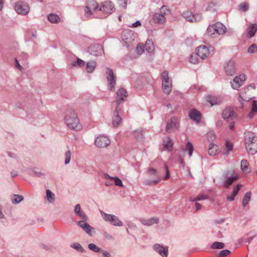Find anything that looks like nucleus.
Returning <instances> with one entry per match:
<instances>
[{
	"mask_svg": "<svg viewBox=\"0 0 257 257\" xmlns=\"http://www.w3.org/2000/svg\"><path fill=\"white\" fill-rule=\"evenodd\" d=\"M247 51L248 53H253L257 51V46L253 44L250 45L248 48Z\"/></svg>",
	"mask_w": 257,
	"mask_h": 257,
	"instance_id": "864d4df0",
	"label": "nucleus"
},
{
	"mask_svg": "<svg viewBox=\"0 0 257 257\" xmlns=\"http://www.w3.org/2000/svg\"><path fill=\"white\" fill-rule=\"evenodd\" d=\"M184 151H187L188 152L189 156H191L194 151V148L193 147L192 144L190 142H188L186 145Z\"/></svg>",
	"mask_w": 257,
	"mask_h": 257,
	"instance_id": "58836bf2",
	"label": "nucleus"
},
{
	"mask_svg": "<svg viewBox=\"0 0 257 257\" xmlns=\"http://www.w3.org/2000/svg\"><path fill=\"white\" fill-rule=\"evenodd\" d=\"M71 246L79 252H83L84 251V248L78 243H74L71 245Z\"/></svg>",
	"mask_w": 257,
	"mask_h": 257,
	"instance_id": "49530a36",
	"label": "nucleus"
},
{
	"mask_svg": "<svg viewBox=\"0 0 257 257\" xmlns=\"http://www.w3.org/2000/svg\"><path fill=\"white\" fill-rule=\"evenodd\" d=\"M116 95L115 103L117 106L114 112L112 118V125L114 127H117L121 122V118L119 115V111L120 110V108H119L118 104L120 101H124L127 96V92L124 88L119 89L116 92Z\"/></svg>",
	"mask_w": 257,
	"mask_h": 257,
	"instance_id": "7ed1b4c3",
	"label": "nucleus"
},
{
	"mask_svg": "<svg viewBox=\"0 0 257 257\" xmlns=\"http://www.w3.org/2000/svg\"><path fill=\"white\" fill-rule=\"evenodd\" d=\"M148 173L150 175H156L157 174V171L153 168H150L148 171Z\"/></svg>",
	"mask_w": 257,
	"mask_h": 257,
	"instance_id": "6e6d98bb",
	"label": "nucleus"
},
{
	"mask_svg": "<svg viewBox=\"0 0 257 257\" xmlns=\"http://www.w3.org/2000/svg\"><path fill=\"white\" fill-rule=\"evenodd\" d=\"M233 149V145L230 142L226 141L225 142V151L224 153L226 155H228L230 152L232 151Z\"/></svg>",
	"mask_w": 257,
	"mask_h": 257,
	"instance_id": "ea45409f",
	"label": "nucleus"
},
{
	"mask_svg": "<svg viewBox=\"0 0 257 257\" xmlns=\"http://www.w3.org/2000/svg\"><path fill=\"white\" fill-rule=\"evenodd\" d=\"M244 138L246 151L250 154H254L257 152V138L251 132H246Z\"/></svg>",
	"mask_w": 257,
	"mask_h": 257,
	"instance_id": "20e7f679",
	"label": "nucleus"
},
{
	"mask_svg": "<svg viewBox=\"0 0 257 257\" xmlns=\"http://www.w3.org/2000/svg\"><path fill=\"white\" fill-rule=\"evenodd\" d=\"M22 56L24 59H26L28 58L27 54L25 53H23Z\"/></svg>",
	"mask_w": 257,
	"mask_h": 257,
	"instance_id": "774afa93",
	"label": "nucleus"
},
{
	"mask_svg": "<svg viewBox=\"0 0 257 257\" xmlns=\"http://www.w3.org/2000/svg\"><path fill=\"white\" fill-rule=\"evenodd\" d=\"M64 120L68 127L71 130L78 131L82 128L77 114L74 110H69L66 112Z\"/></svg>",
	"mask_w": 257,
	"mask_h": 257,
	"instance_id": "f03ea898",
	"label": "nucleus"
},
{
	"mask_svg": "<svg viewBox=\"0 0 257 257\" xmlns=\"http://www.w3.org/2000/svg\"><path fill=\"white\" fill-rule=\"evenodd\" d=\"M11 175H12V177H13V178L17 176V175H18L17 172L15 171H13L11 172Z\"/></svg>",
	"mask_w": 257,
	"mask_h": 257,
	"instance_id": "338daca9",
	"label": "nucleus"
},
{
	"mask_svg": "<svg viewBox=\"0 0 257 257\" xmlns=\"http://www.w3.org/2000/svg\"><path fill=\"white\" fill-rule=\"evenodd\" d=\"M170 10L167 6L161 7L160 13H155L150 16L149 22L153 24H164L166 22L165 16L170 14Z\"/></svg>",
	"mask_w": 257,
	"mask_h": 257,
	"instance_id": "39448f33",
	"label": "nucleus"
},
{
	"mask_svg": "<svg viewBox=\"0 0 257 257\" xmlns=\"http://www.w3.org/2000/svg\"><path fill=\"white\" fill-rule=\"evenodd\" d=\"M114 10V6L113 4L109 1H106L103 3L99 9V11H102L103 13L107 15L111 14Z\"/></svg>",
	"mask_w": 257,
	"mask_h": 257,
	"instance_id": "f3484780",
	"label": "nucleus"
},
{
	"mask_svg": "<svg viewBox=\"0 0 257 257\" xmlns=\"http://www.w3.org/2000/svg\"><path fill=\"white\" fill-rule=\"evenodd\" d=\"M223 118L228 122L233 121L236 117V114L231 107L226 108L222 112Z\"/></svg>",
	"mask_w": 257,
	"mask_h": 257,
	"instance_id": "2eb2a0df",
	"label": "nucleus"
},
{
	"mask_svg": "<svg viewBox=\"0 0 257 257\" xmlns=\"http://www.w3.org/2000/svg\"><path fill=\"white\" fill-rule=\"evenodd\" d=\"M106 75L109 89L110 90H114L116 84V78L113 70L109 68H107Z\"/></svg>",
	"mask_w": 257,
	"mask_h": 257,
	"instance_id": "9b49d317",
	"label": "nucleus"
},
{
	"mask_svg": "<svg viewBox=\"0 0 257 257\" xmlns=\"http://www.w3.org/2000/svg\"><path fill=\"white\" fill-rule=\"evenodd\" d=\"M251 197V193L250 192H246L242 199V205L244 207L249 202Z\"/></svg>",
	"mask_w": 257,
	"mask_h": 257,
	"instance_id": "4c0bfd02",
	"label": "nucleus"
},
{
	"mask_svg": "<svg viewBox=\"0 0 257 257\" xmlns=\"http://www.w3.org/2000/svg\"><path fill=\"white\" fill-rule=\"evenodd\" d=\"M71 157V152L70 150H68L65 154V164H68L70 163Z\"/></svg>",
	"mask_w": 257,
	"mask_h": 257,
	"instance_id": "8fccbe9b",
	"label": "nucleus"
},
{
	"mask_svg": "<svg viewBox=\"0 0 257 257\" xmlns=\"http://www.w3.org/2000/svg\"><path fill=\"white\" fill-rule=\"evenodd\" d=\"M160 179L158 178V179L155 180H151L148 181V184L151 185H154L158 184L160 182Z\"/></svg>",
	"mask_w": 257,
	"mask_h": 257,
	"instance_id": "4d7b16f0",
	"label": "nucleus"
},
{
	"mask_svg": "<svg viewBox=\"0 0 257 257\" xmlns=\"http://www.w3.org/2000/svg\"><path fill=\"white\" fill-rule=\"evenodd\" d=\"M88 248L90 249L91 250L95 252H98L101 251V249L97 246L94 243H90L88 244Z\"/></svg>",
	"mask_w": 257,
	"mask_h": 257,
	"instance_id": "09e8293b",
	"label": "nucleus"
},
{
	"mask_svg": "<svg viewBox=\"0 0 257 257\" xmlns=\"http://www.w3.org/2000/svg\"><path fill=\"white\" fill-rule=\"evenodd\" d=\"M96 63L94 61H90L87 63L86 70L88 73L92 72L95 69Z\"/></svg>",
	"mask_w": 257,
	"mask_h": 257,
	"instance_id": "72a5a7b5",
	"label": "nucleus"
},
{
	"mask_svg": "<svg viewBox=\"0 0 257 257\" xmlns=\"http://www.w3.org/2000/svg\"><path fill=\"white\" fill-rule=\"evenodd\" d=\"M239 9L243 12H245L248 9V4L246 3H243L240 4Z\"/></svg>",
	"mask_w": 257,
	"mask_h": 257,
	"instance_id": "603ef678",
	"label": "nucleus"
},
{
	"mask_svg": "<svg viewBox=\"0 0 257 257\" xmlns=\"http://www.w3.org/2000/svg\"><path fill=\"white\" fill-rule=\"evenodd\" d=\"M110 143L109 139L106 136H100L98 137L95 141V144L99 148H104L108 146Z\"/></svg>",
	"mask_w": 257,
	"mask_h": 257,
	"instance_id": "6ab92c4d",
	"label": "nucleus"
},
{
	"mask_svg": "<svg viewBox=\"0 0 257 257\" xmlns=\"http://www.w3.org/2000/svg\"><path fill=\"white\" fill-rule=\"evenodd\" d=\"M208 198L207 195L204 194L200 195L197 197L191 196L190 197V200L191 201H196L206 199Z\"/></svg>",
	"mask_w": 257,
	"mask_h": 257,
	"instance_id": "c9c22d12",
	"label": "nucleus"
},
{
	"mask_svg": "<svg viewBox=\"0 0 257 257\" xmlns=\"http://www.w3.org/2000/svg\"><path fill=\"white\" fill-rule=\"evenodd\" d=\"M153 248L162 257H167L168 254V246H164L159 244H155L153 245Z\"/></svg>",
	"mask_w": 257,
	"mask_h": 257,
	"instance_id": "412c9836",
	"label": "nucleus"
},
{
	"mask_svg": "<svg viewBox=\"0 0 257 257\" xmlns=\"http://www.w3.org/2000/svg\"><path fill=\"white\" fill-rule=\"evenodd\" d=\"M207 137L209 141H213L215 138V135L213 131H209L207 134Z\"/></svg>",
	"mask_w": 257,
	"mask_h": 257,
	"instance_id": "3c124183",
	"label": "nucleus"
},
{
	"mask_svg": "<svg viewBox=\"0 0 257 257\" xmlns=\"http://www.w3.org/2000/svg\"><path fill=\"white\" fill-rule=\"evenodd\" d=\"M198 55L196 54H192L189 57V62L192 64H196L198 62Z\"/></svg>",
	"mask_w": 257,
	"mask_h": 257,
	"instance_id": "a18cd8bd",
	"label": "nucleus"
},
{
	"mask_svg": "<svg viewBox=\"0 0 257 257\" xmlns=\"http://www.w3.org/2000/svg\"><path fill=\"white\" fill-rule=\"evenodd\" d=\"M140 221L143 225L150 226L154 224L158 223L159 219L157 217H153L148 219H141Z\"/></svg>",
	"mask_w": 257,
	"mask_h": 257,
	"instance_id": "393cba45",
	"label": "nucleus"
},
{
	"mask_svg": "<svg viewBox=\"0 0 257 257\" xmlns=\"http://www.w3.org/2000/svg\"><path fill=\"white\" fill-rule=\"evenodd\" d=\"M144 46L146 51L149 53H152L155 50V45L153 42L151 40H147Z\"/></svg>",
	"mask_w": 257,
	"mask_h": 257,
	"instance_id": "cd10ccee",
	"label": "nucleus"
},
{
	"mask_svg": "<svg viewBox=\"0 0 257 257\" xmlns=\"http://www.w3.org/2000/svg\"><path fill=\"white\" fill-rule=\"evenodd\" d=\"M224 247V244L223 243L217 241L213 242L211 245V248L212 249H222Z\"/></svg>",
	"mask_w": 257,
	"mask_h": 257,
	"instance_id": "79ce46f5",
	"label": "nucleus"
},
{
	"mask_svg": "<svg viewBox=\"0 0 257 257\" xmlns=\"http://www.w3.org/2000/svg\"><path fill=\"white\" fill-rule=\"evenodd\" d=\"M141 25V23L140 21H138L135 23H133L131 27H137L140 26Z\"/></svg>",
	"mask_w": 257,
	"mask_h": 257,
	"instance_id": "680f3d73",
	"label": "nucleus"
},
{
	"mask_svg": "<svg viewBox=\"0 0 257 257\" xmlns=\"http://www.w3.org/2000/svg\"><path fill=\"white\" fill-rule=\"evenodd\" d=\"M207 100L210 103L211 106L214 104H217L221 102V99L216 96H208Z\"/></svg>",
	"mask_w": 257,
	"mask_h": 257,
	"instance_id": "7c9ffc66",
	"label": "nucleus"
},
{
	"mask_svg": "<svg viewBox=\"0 0 257 257\" xmlns=\"http://www.w3.org/2000/svg\"><path fill=\"white\" fill-rule=\"evenodd\" d=\"M225 71L227 75H233L235 73V64L233 61H229L225 66Z\"/></svg>",
	"mask_w": 257,
	"mask_h": 257,
	"instance_id": "5701e85b",
	"label": "nucleus"
},
{
	"mask_svg": "<svg viewBox=\"0 0 257 257\" xmlns=\"http://www.w3.org/2000/svg\"><path fill=\"white\" fill-rule=\"evenodd\" d=\"M74 213L81 219V220L77 221V225L87 234L91 236L92 231L94 230V228L87 222L88 217L85 212L81 210L80 204H78L75 206Z\"/></svg>",
	"mask_w": 257,
	"mask_h": 257,
	"instance_id": "f257e3e1",
	"label": "nucleus"
},
{
	"mask_svg": "<svg viewBox=\"0 0 257 257\" xmlns=\"http://www.w3.org/2000/svg\"><path fill=\"white\" fill-rule=\"evenodd\" d=\"M183 16L189 22H197L200 21L202 17L199 14H194L191 11H186L183 13Z\"/></svg>",
	"mask_w": 257,
	"mask_h": 257,
	"instance_id": "dca6fc26",
	"label": "nucleus"
},
{
	"mask_svg": "<svg viewBox=\"0 0 257 257\" xmlns=\"http://www.w3.org/2000/svg\"><path fill=\"white\" fill-rule=\"evenodd\" d=\"M213 51L214 48L212 47L208 48L206 46L201 45L197 48V52L202 59H205L209 56L210 52Z\"/></svg>",
	"mask_w": 257,
	"mask_h": 257,
	"instance_id": "4468645a",
	"label": "nucleus"
},
{
	"mask_svg": "<svg viewBox=\"0 0 257 257\" xmlns=\"http://www.w3.org/2000/svg\"><path fill=\"white\" fill-rule=\"evenodd\" d=\"M226 32V27L219 22L210 25L207 30L208 35L213 38L217 37L220 35H223Z\"/></svg>",
	"mask_w": 257,
	"mask_h": 257,
	"instance_id": "423d86ee",
	"label": "nucleus"
},
{
	"mask_svg": "<svg viewBox=\"0 0 257 257\" xmlns=\"http://www.w3.org/2000/svg\"><path fill=\"white\" fill-rule=\"evenodd\" d=\"M135 37L134 32L128 29L123 30L121 33L122 40L127 47L134 42Z\"/></svg>",
	"mask_w": 257,
	"mask_h": 257,
	"instance_id": "9d476101",
	"label": "nucleus"
},
{
	"mask_svg": "<svg viewBox=\"0 0 257 257\" xmlns=\"http://www.w3.org/2000/svg\"><path fill=\"white\" fill-rule=\"evenodd\" d=\"M208 152L210 156H215L220 152L219 147L216 145L210 143L208 149Z\"/></svg>",
	"mask_w": 257,
	"mask_h": 257,
	"instance_id": "a878e982",
	"label": "nucleus"
},
{
	"mask_svg": "<svg viewBox=\"0 0 257 257\" xmlns=\"http://www.w3.org/2000/svg\"><path fill=\"white\" fill-rule=\"evenodd\" d=\"M256 31H257V25L256 24H250L248 26V27L246 30L247 37L248 38H251V37H253Z\"/></svg>",
	"mask_w": 257,
	"mask_h": 257,
	"instance_id": "bb28decb",
	"label": "nucleus"
},
{
	"mask_svg": "<svg viewBox=\"0 0 257 257\" xmlns=\"http://www.w3.org/2000/svg\"><path fill=\"white\" fill-rule=\"evenodd\" d=\"M48 20L51 23H58L60 21V17L56 14H51L48 16Z\"/></svg>",
	"mask_w": 257,
	"mask_h": 257,
	"instance_id": "f704fd0d",
	"label": "nucleus"
},
{
	"mask_svg": "<svg viewBox=\"0 0 257 257\" xmlns=\"http://www.w3.org/2000/svg\"><path fill=\"white\" fill-rule=\"evenodd\" d=\"M145 46L143 43H140L137 45L136 52L138 55H142L144 52Z\"/></svg>",
	"mask_w": 257,
	"mask_h": 257,
	"instance_id": "37998d69",
	"label": "nucleus"
},
{
	"mask_svg": "<svg viewBox=\"0 0 257 257\" xmlns=\"http://www.w3.org/2000/svg\"><path fill=\"white\" fill-rule=\"evenodd\" d=\"M190 118L195 121L196 122H199L201 118V113L196 109H192L189 112Z\"/></svg>",
	"mask_w": 257,
	"mask_h": 257,
	"instance_id": "b1692460",
	"label": "nucleus"
},
{
	"mask_svg": "<svg viewBox=\"0 0 257 257\" xmlns=\"http://www.w3.org/2000/svg\"><path fill=\"white\" fill-rule=\"evenodd\" d=\"M163 145L164 147L168 150L169 151H171L172 149L173 143L171 139L169 137H166L163 140Z\"/></svg>",
	"mask_w": 257,
	"mask_h": 257,
	"instance_id": "c756f323",
	"label": "nucleus"
},
{
	"mask_svg": "<svg viewBox=\"0 0 257 257\" xmlns=\"http://www.w3.org/2000/svg\"><path fill=\"white\" fill-rule=\"evenodd\" d=\"M100 212L103 219L105 221L109 222L111 224L114 226H122V222L118 219L117 216L114 215L107 214L102 211H100Z\"/></svg>",
	"mask_w": 257,
	"mask_h": 257,
	"instance_id": "1a4fd4ad",
	"label": "nucleus"
},
{
	"mask_svg": "<svg viewBox=\"0 0 257 257\" xmlns=\"http://www.w3.org/2000/svg\"><path fill=\"white\" fill-rule=\"evenodd\" d=\"M245 80V76L243 74H240L234 77L233 81L231 82L232 87L234 89H237L242 85Z\"/></svg>",
	"mask_w": 257,
	"mask_h": 257,
	"instance_id": "a211bd4d",
	"label": "nucleus"
},
{
	"mask_svg": "<svg viewBox=\"0 0 257 257\" xmlns=\"http://www.w3.org/2000/svg\"><path fill=\"white\" fill-rule=\"evenodd\" d=\"M178 126V122L177 118L173 117L171 118L170 121L168 122L166 126V131L168 133L175 131L177 129Z\"/></svg>",
	"mask_w": 257,
	"mask_h": 257,
	"instance_id": "4be33fe9",
	"label": "nucleus"
},
{
	"mask_svg": "<svg viewBox=\"0 0 257 257\" xmlns=\"http://www.w3.org/2000/svg\"><path fill=\"white\" fill-rule=\"evenodd\" d=\"M255 112H257V101L253 100L251 111L249 113V117L252 118Z\"/></svg>",
	"mask_w": 257,
	"mask_h": 257,
	"instance_id": "a19ab883",
	"label": "nucleus"
},
{
	"mask_svg": "<svg viewBox=\"0 0 257 257\" xmlns=\"http://www.w3.org/2000/svg\"><path fill=\"white\" fill-rule=\"evenodd\" d=\"M195 205L196 211H198L201 209L202 206L199 203H195Z\"/></svg>",
	"mask_w": 257,
	"mask_h": 257,
	"instance_id": "e2e57ef3",
	"label": "nucleus"
},
{
	"mask_svg": "<svg viewBox=\"0 0 257 257\" xmlns=\"http://www.w3.org/2000/svg\"><path fill=\"white\" fill-rule=\"evenodd\" d=\"M46 198L50 203H53L55 200V195L50 190H46Z\"/></svg>",
	"mask_w": 257,
	"mask_h": 257,
	"instance_id": "e433bc0d",
	"label": "nucleus"
},
{
	"mask_svg": "<svg viewBox=\"0 0 257 257\" xmlns=\"http://www.w3.org/2000/svg\"><path fill=\"white\" fill-rule=\"evenodd\" d=\"M85 62L79 58H77V60L72 64V66L73 67H76V66L82 67V66H85Z\"/></svg>",
	"mask_w": 257,
	"mask_h": 257,
	"instance_id": "de8ad7c7",
	"label": "nucleus"
},
{
	"mask_svg": "<svg viewBox=\"0 0 257 257\" xmlns=\"http://www.w3.org/2000/svg\"><path fill=\"white\" fill-rule=\"evenodd\" d=\"M15 66L20 70H21V71L22 70V67L20 65L19 62L18 60L17 59H16V60H15Z\"/></svg>",
	"mask_w": 257,
	"mask_h": 257,
	"instance_id": "052dcab7",
	"label": "nucleus"
},
{
	"mask_svg": "<svg viewBox=\"0 0 257 257\" xmlns=\"http://www.w3.org/2000/svg\"><path fill=\"white\" fill-rule=\"evenodd\" d=\"M100 251L102 252L103 257L110 256V254L108 252L104 250H101Z\"/></svg>",
	"mask_w": 257,
	"mask_h": 257,
	"instance_id": "bf43d9fd",
	"label": "nucleus"
},
{
	"mask_svg": "<svg viewBox=\"0 0 257 257\" xmlns=\"http://www.w3.org/2000/svg\"><path fill=\"white\" fill-rule=\"evenodd\" d=\"M237 176H232L225 179L223 182L224 186L228 188L232 183L237 179Z\"/></svg>",
	"mask_w": 257,
	"mask_h": 257,
	"instance_id": "2f4dec72",
	"label": "nucleus"
},
{
	"mask_svg": "<svg viewBox=\"0 0 257 257\" xmlns=\"http://www.w3.org/2000/svg\"><path fill=\"white\" fill-rule=\"evenodd\" d=\"M88 51L91 55L94 56L101 55L103 53L102 46L99 44L90 45Z\"/></svg>",
	"mask_w": 257,
	"mask_h": 257,
	"instance_id": "aec40b11",
	"label": "nucleus"
},
{
	"mask_svg": "<svg viewBox=\"0 0 257 257\" xmlns=\"http://www.w3.org/2000/svg\"><path fill=\"white\" fill-rule=\"evenodd\" d=\"M165 170L166 171V175L165 177H164V180H167L170 177V173H169L168 167L166 165H165Z\"/></svg>",
	"mask_w": 257,
	"mask_h": 257,
	"instance_id": "13d9d810",
	"label": "nucleus"
},
{
	"mask_svg": "<svg viewBox=\"0 0 257 257\" xmlns=\"http://www.w3.org/2000/svg\"><path fill=\"white\" fill-rule=\"evenodd\" d=\"M161 79L163 91L165 93L169 94L172 90V80L169 78L167 71L162 72Z\"/></svg>",
	"mask_w": 257,
	"mask_h": 257,
	"instance_id": "0eeeda50",
	"label": "nucleus"
},
{
	"mask_svg": "<svg viewBox=\"0 0 257 257\" xmlns=\"http://www.w3.org/2000/svg\"><path fill=\"white\" fill-rule=\"evenodd\" d=\"M23 199V196L20 195H14L12 198L13 203L15 204L20 203Z\"/></svg>",
	"mask_w": 257,
	"mask_h": 257,
	"instance_id": "c03bdc74",
	"label": "nucleus"
},
{
	"mask_svg": "<svg viewBox=\"0 0 257 257\" xmlns=\"http://www.w3.org/2000/svg\"><path fill=\"white\" fill-rule=\"evenodd\" d=\"M230 251L229 250H227V249L222 250H221L219 254V257H224V256H226L227 255H228L230 253Z\"/></svg>",
	"mask_w": 257,
	"mask_h": 257,
	"instance_id": "5fc2aeb1",
	"label": "nucleus"
},
{
	"mask_svg": "<svg viewBox=\"0 0 257 257\" xmlns=\"http://www.w3.org/2000/svg\"><path fill=\"white\" fill-rule=\"evenodd\" d=\"M15 9L18 14L26 15L29 12L30 7L27 3L20 1L16 4Z\"/></svg>",
	"mask_w": 257,
	"mask_h": 257,
	"instance_id": "f8f14e48",
	"label": "nucleus"
},
{
	"mask_svg": "<svg viewBox=\"0 0 257 257\" xmlns=\"http://www.w3.org/2000/svg\"><path fill=\"white\" fill-rule=\"evenodd\" d=\"M240 168L244 173H248L251 171L247 160L243 159L241 161Z\"/></svg>",
	"mask_w": 257,
	"mask_h": 257,
	"instance_id": "c85d7f7f",
	"label": "nucleus"
},
{
	"mask_svg": "<svg viewBox=\"0 0 257 257\" xmlns=\"http://www.w3.org/2000/svg\"><path fill=\"white\" fill-rule=\"evenodd\" d=\"M104 178L105 179V185L106 186H111L113 184H114L115 185L117 186H123L121 180L117 177H113L110 176L107 174H105L104 175Z\"/></svg>",
	"mask_w": 257,
	"mask_h": 257,
	"instance_id": "ddd939ff",
	"label": "nucleus"
},
{
	"mask_svg": "<svg viewBox=\"0 0 257 257\" xmlns=\"http://www.w3.org/2000/svg\"><path fill=\"white\" fill-rule=\"evenodd\" d=\"M234 126V121L231 122L229 124V127L231 130H233Z\"/></svg>",
	"mask_w": 257,
	"mask_h": 257,
	"instance_id": "69168bd1",
	"label": "nucleus"
},
{
	"mask_svg": "<svg viewBox=\"0 0 257 257\" xmlns=\"http://www.w3.org/2000/svg\"><path fill=\"white\" fill-rule=\"evenodd\" d=\"M241 187V185L238 184L234 189L233 190V192L232 193V194L230 196H228L227 197V199L229 201H233L234 200L235 197L237 194L238 191L240 189Z\"/></svg>",
	"mask_w": 257,
	"mask_h": 257,
	"instance_id": "473e14b6",
	"label": "nucleus"
},
{
	"mask_svg": "<svg viewBox=\"0 0 257 257\" xmlns=\"http://www.w3.org/2000/svg\"><path fill=\"white\" fill-rule=\"evenodd\" d=\"M99 7L97 3L94 0H89L87 2V5L85 7V17L87 18L91 17L93 13L95 11H99Z\"/></svg>",
	"mask_w": 257,
	"mask_h": 257,
	"instance_id": "6e6552de",
	"label": "nucleus"
},
{
	"mask_svg": "<svg viewBox=\"0 0 257 257\" xmlns=\"http://www.w3.org/2000/svg\"><path fill=\"white\" fill-rule=\"evenodd\" d=\"M243 93H240L239 95V98H238V99H239V101L240 102V103L242 104V103L241 102V101L243 100L244 99H243Z\"/></svg>",
	"mask_w": 257,
	"mask_h": 257,
	"instance_id": "0e129e2a",
	"label": "nucleus"
}]
</instances>
